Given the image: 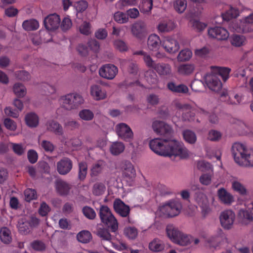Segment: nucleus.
Here are the masks:
<instances>
[{"mask_svg": "<svg viewBox=\"0 0 253 253\" xmlns=\"http://www.w3.org/2000/svg\"><path fill=\"white\" fill-rule=\"evenodd\" d=\"M231 69L228 67H211V73L207 74L204 78V83L208 87L214 92H218L222 88V83L219 78L220 76L224 82L229 78Z\"/></svg>", "mask_w": 253, "mask_h": 253, "instance_id": "nucleus-1", "label": "nucleus"}, {"mask_svg": "<svg viewBox=\"0 0 253 253\" xmlns=\"http://www.w3.org/2000/svg\"><path fill=\"white\" fill-rule=\"evenodd\" d=\"M235 162L239 165L253 167V149H248L240 143H235L232 147Z\"/></svg>", "mask_w": 253, "mask_h": 253, "instance_id": "nucleus-2", "label": "nucleus"}, {"mask_svg": "<svg viewBox=\"0 0 253 253\" xmlns=\"http://www.w3.org/2000/svg\"><path fill=\"white\" fill-rule=\"evenodd\" d=\"M171 138H168L166 142L167 148L165 149L164 156H178L180 159L187 158L189 152L184 144L181 141Z\"/></svg>", "mask_w": 253, "mask_h": 253, "instance_id": "nucleus-3", "label": "nucleus"}, {"mask_svg": "<svg viewBox=\"0 0 253 253\" xmlns=\"http://www.w3.org/2000/svg\"><path fill=\"white\" fill-rule=\"evenodd\" d=\"M59 102L62 107L67 110H72L77 109L83 104L84 99L79 93H71L61 96Z\"/></svg>", "mask_w": 253, "mask_h": 253, "instance_id": "nucleus-4", "label": "nucleus"}, {"mask_svg": "<svg viewBox=\"0 0 253 253\" xmlns=\"http://www.w3.org/2000/svg\"><path fill=\"white\" fill-rule=\"evenodd\" d=\"M99 215L102 222L106 225L111 232H115L117 231L118 229L117 220L107 206L100 207Z\"/></svg>", "mask_w": 253, "mask_h": 253, "instance_id": "nucleus-5", "label": "nucleus"}, {"mask_svg": "<svg viewBox=\"0 0 253 253\" xmlns=\"http://www.w3.org/2000/svg\"><path fill=\"white\" fill-rule=\"evenodd\" d=\"M181 202L178 200H171L161 207V211L169 217H172L178 215L182 209Z\"/></svg>", "mask_w": 253, "mask_h": 253, "instance_id": "nucleus-6", "label": "nucleus"}, {"mask_svg": "<svg viewBox=\"0 0 253 253\" xmlns=\"http://www.w3.org/2000/svg\"><path fill=\"white\" fill-rule=\"evenodd\" d=\"M152 127L155 132L166 137V139L172 137L173 130L172 127L163 121L157 120L153 122Z\"/></svg>", "mask_w": 253, "mask_h": 253, "instance_id": "nucleus-7", "label": "nucleus"}, {"mask_svg": "<svg viewBox=\"0 0 253 253\" xmlns=\"http://www.w3.org/2000/svg\"><path fill=\"white\" fill-rule=\"evenodd\" d=\"M116 132L119 137L126 142H130L133 133L130 127L125 123H120L116 126Z\"/></svg>", "mask_w": 253, "mask_h": 253, "instance_id": "nucleus-8", "label": "nucleus"}, {"mask_svg": "<svg viewBox=\"0 0 253 253\" xmlns=\"http://www.w3.org/2000/svg\"><path fill=\"white\" fill-rule=\"evenodd\" d=\"M167 140L168 139L154 138L150 141L149 147L156 154L164 156Z\"/></svg>", "mask_w": 253, "mask_h": 253, "instance_id": "nucleus-9", "label": "nucleus"}, {"mask_svg": "<svg viewBox=\"0 0 253 253\" xmlns=\"http://www.w3.org/2000/svg\"><path fill=\"white\" fill-rule=\"evenodd\" d=\"M208 32L210 37L216 39L219 41L226 40L229 36L228 31L225 28L220 26L210 28L208 29Z\"/></svg>", "mask_w": 253, "mask_h": 253, "instance_id": "nucleus-10", "label": "nucleus"}, {"mask_svg": "<svg viewBox=\"0 0 253 253\" xmlns=\"http://www.w3.org/2000/svg\"><path fill=\"white\" fill-rule=\"evenodd\" d=\"M235 214L231 210H225L222 211L219 217L221 226L225 229H230L234 223Z\"/></svg>", "mask_w": 253, "mask_h": 253, "instance_id": "nucleus-11", "label": "nucleus"}, {"mask_svg": "<svg viewBox=\"0 0 253 253\" xmlns=\"http://www.w3.org/2000/svg\"><path fill=\"white\" fill-rule=\"evenodd\" d=\"M118 72V68L112 64L104 65L100 68L99 71L100 76L108 80L113 79Z\"/></svg>", "mask_w": 253, "mask_h": 253, "instance_id": "nucleus-12", "label": "nucleus"}, {"mask_svg": "<svg viewBox=\"0 0 253 253\" xmlns=\"http://www.w3.org/2000/svg\"><path fill=\"white\" fill-rule=\"evenodd\" d=\"M194 199L199 206L202 209V211L204 215L209 212L210 209L208 206V199L204 193L199 188L195 189Z\"/></svg>", "mask_w": 253, "mask_h": 253, "instance_id": "nucleus-13", "label": "nucleus"}, {"mask_svg": "<svg viewBox=\"0 0 253 253\" xmlns=\"http://www.w3.org/2000/svg\"><path fill=\"white\" fill-rule=\"evenodd\" d=\"M60 22L59 16L55 13L49 14L43 21L44 27L48 31H54L58 29Z\"/></svg>", "mask_w": 253, "mask_h": 253, "instance_id": "nucleus-14", "label": "nucleus"}, {"mask_svg": "<svg viewBox=\"0 0 253 253\" xmlns=\"http://www.w3.org/2000/svg\"><path fill=\"white\" fill-rule=\"evenodd\" d=\"M72 168L73 162L67 157H63L57 163V170L61 175L68 174L71 170Z\"/></svg>", "mask_w": 253, "mask_h": 253, "instance_id": "nucleus-15", "label": "nucleus"}, {"mask_svg": "<svg viewBox=\"0 0 253 253\" xmlns=\"http://www.w3.org/2000/svg\"><path fill=\"white\" fill-rule=\"evenodd\" d=\"M226 240L225 234L220 228H218L214 235H211L207 239V243L211 247L216 248Z\"/></svg>", "mask_w": 253, "mask_h": 253, "instance_id": "nucleus-16", "label": "nucleus"}, {"mask_svg": "<svg viewBox=\"0 0 253 253\" xmlns=\"http://www.w3.org/2000/svg\"><path fill=\"white\" fill-rule=\"evenodd\" d=\"M114 211L119 215L123 217L128 216L130 213V208L120 199H116L113 203Z\"/></svg>", "mask_w": 253, "mask_h": 253, "instance_id": "nucleus-17", "label": "nucleus"}, {"mask_svg": "<svg viewBox=\"0 0 253 253\" xmlns=\"http://www.w3.org/2000/svg\"><path fill=\"white\" fill-rule=\"evenodd\" d=\"M162 46L167 52L169 53H175L179 49V45L178 42L169 37L164 39L162 41Z\"/></svg>", "mask_w": 253, "mask_h": 253, "instance_id": "nucleus-18", "label": "nucleus"}, {"mask_svg": "<svg viewBox=\"0 0 253 253\" xmlns=\"http://www.w3.org/2000/svg\"><path fill=\"white\" fill-rule=\"evenodd\" d=\"M90 92L91 96L95 100H100L106 98V91L103 87L98 84H93L90 86Z\"/></svg>", "mask_w": 253, "mask_h": 253, "instance_id": "nucleus-19", "label": "nucleus"}, {"mask_svg": "<svg viewBox=\"0 0 253 253\" xmlns=\"http://www.w3.org/2000/svg\"><path fill=\"white\" fill-rule=\"evenodd\" d=\"M131 32L132 35L137 38L142 39L145 36L146 33L145 23L141 21L135 23L132 25Z\"/></svg>", "mask_w": 253, "mask_h": 253, "instance_id": "nucleus-20", "label": "nucleus"}, {"mask_svg": "<svg viewBox=\"0 0 253 253\" xmlns=\"http://www.w3.org/2000/svg\"><path fill=\"white\" fill-rule=\"evenodd\" d=\"M253 13L248 17H246L243 22H241L239 28H235V30L240 32L242 31L244 33L250 32L253 30Z\"/></svg>", "mask_w": 253, "mask_h": 253, "instance_id": "nucleus-21", "label": "nucleus"}, {"mask_svg": "<svg viewBox=\"0 0 253 253\" xmlns=\"http://www.w3.org/2000/svg\"><path fill=\"white\" fill-rule=\"evenodd\" d=\"M122 169L123 175L125 177L130 180L135 177V170L130 162L125 161L123 164Z\"/></svg>", "mask_w": 253, "mask_h": 253, "instance_id": "nucleus-22", "label": "nucleus"}, {"mask_svg": "<svg viewBox=\"0 0 253 253\" xmlns=\"http://www.w3.org/2000/svg\"><path fill=\"white\" fill-rule=\"evenodd\" d=\"M217 195L220 201L225 205H231L234 201L233 196L224 188L218 190Z\"/></svg>", "mask_w": 253, "mask_h": 253, "instance_id": "nucleus-23", "label": "nucleus"}, {"mask_svg": "<svg viewBox=\"0 0 253 253\" xmlns=\"http://www.w3.org/2000/svg\"><path fill=\"white\" fill-rule=\"evenodd\" d=\"M162 42L160 37L156 34H151L148 37L147 45L148 48L152 51H157L159 49Z\"/></svg>", "mask_w": 253, "mask_h": 253, "instance_id": "nucleus-24", "label": "nucleus"}, {"mask_svg": "<svg viewBox=\"0 0 253 253\" xmlns=\"http://www.w3.org/2000/svg\"><path fill=\"white\" fill-rule=\"evenodd\" d=\"M168 88L174 93H186L188 92V87L184 84L177 85L175 83L170 82L167 84Z\"/></svg>", "mask_w": 253, "mask_h": 253, "instance_id": "nucleus-25", "label": "nucleus"}, {"mask_svg": "<svg viewBox=\"0 0 253 253\" xmlns=\"http://www.w3.org/2000/svg\"><path fill=\"white\" fill-rule=\"evenodd\" d=\"M47 128L49 131L54 132L56 135H62L63 134L62 126L56 121H49L47 123Z\"/></svg>", "mask_w": 253, "mask_h": 253, "instance_id": "nucleus-26", "label": "nucleus"}, {"mask_svg": "<svg viewBox=\"0 0 253 253\" xmlns=\"http://www.w3.org/2000/svg\"><path fill=\"white\" fill-rule=\"evenodd\" d=\"M166 232L168 237L175 243L177 241L181 233L172 224H169L167 225L166 227Z\"/></svg>", "mask_w": 253, "mask_h": 253, "instance_id": "nucleus-27", "label": "nucleus"}, {"mask_svg": "<svg viewBox=\"0 0 253 253\" xmlns=\"http://www.w3.org/2000/svg\"><path fill=\"white\" fill-rule=\"evenodd\" d=\"M56 189L60 195L65 196L68 194L71 186L67 182L59 180L56 182Z\"/></svg>", "mask_w": 253, "mask_h": 253, "instance_id": "nucleus-28", "label": "nucleus"}, {"mask_svg": "<svg viewBox=\"0 0 253 253\" xmlns=\"http://www.w3.org/2000/svg\"><path fill=\"white\" fill-rule=\"evenodd\" d=\"M26 125L30 127H36L39 123L38 116L35 113H28L25 117Z\"/></svg>", "mask_w": 253, "mask_h": 253, "instance_id": "nucleus-29", "label": "nucleus"}, {"mask_svg": "<svg viewBox=\"0 0 253 253\" xmlns=\"http://www.w3.org/2000/svg\"><path fill=\"white\" fill-rule=\"evenodd\" d=\"M175 28L174 22L171 20H165L159 23L158 30L160 32H169Z\"/></svg>", "mask_w": 253, "mask_h": 253, "instance_id": "nucleus-30", "label": "nucleus"}, {"mask_svg": "<svg viewBox=\"0 0 253 253\" xmlns=\"http://www.w3.org/2000/svg\"><path fill=\"white\" fill-rule=\"evenodd\" d=\"M106 163L103 160H99L93 164L91 169V175L97 176L101 173L106 167Z\"/></svg>", "mask_w": 253, "mask_h": 253, "instance_id": "nucleus-31", "label": "nucleus"}, {"mask_svg": "<svg viewBox=\"0 0 253 253\" xmlns=\"http://www.w3.org/2000/svg\"><path fill=\"white\" fill-rule=\"evenodd\" d=\"M248 210L241 209L239 211L238 215L240 217L249 221L253 219V202L248 204Z\"/></svg>", "mask_w": 253, "mask_h": 253, "instance_id": "nucleus-32", "label": "nucleus"}, {"mask_svg": "<svg viewBox=\"0 0 253 253\" xmlns=\"http://www.w3.org/2000/svg\"><path fill=\"white\" fill-rule=\"evenodd\" d=\"M176 106L177 108L182 109L183 111H185L182 114L183 118L185 120L190 121L193 120L194 114L190 111L191 106L190 105L187 104H181L180 103H178L177 104Z\"/></svg>", "mask_w": 253, "mask_h": 253, "instance_id": "nucleus-33", "label": "nucleus"}, {"mask_svg": "<svg viewBox=\"0 0 253 253\" xmlns=\"http://www.w3.org/2000/svg\"><path fill=\"white\" fill-rule=\"evenodd\" d=\"M239 15V11L238 8L230 6L229 9L224 13L222 14L223 20L229 21L230 20L237 18Z\"/></svg>", "mask_w": 253, "mask_h": 253, "instance_id": "nucleus-34", "label": "nucleus"}, {"mask_svg": "<svg viewBox=\"0 0 253 253\" xmlns=\"http://www.w3.org/2000/svg\"><path fill=\"white\" fill-rule=\"evenodd\" d=\"M195 70L193 64H185L180 65L178 68L179 74L183 76H189L193 73Z\"/></svg>", "mask_w": 253, "mask_h": 253, "instance_id": "nucleus-35", "label": "nucleus"}, {"mask_svg": "<svg viewBox=\"0 0 253 253\" xmlns=\"http://www.w3.org/2000/svg\"><path fill=\"white\" fill-rule=\"evenodd\" d=\"M164 248L165 245L163 242L157 238L154 239L149 244V249L153 252H160Z\"/></svg>", "mask_w": 253, "mask_h": 253, "instance_id": "nucleus-36", "label": "nucleus"}, {"mask_svg": "<svg viewBox=\"0 0 253 253\" xmlns=\"http://www.w3.org/2000/svg\"><path fill=\"white\" fill-rule=\"evenodd\" d=\"M154 69L160 75H169L171 74V67L168 64H157L155 66Z\"/></svg>", "mask_w": 253, "mask_h": 253, "instance_id": "nucleus-37", "label": "nucleus"}, {"mask_svg": "<svg viewBox=\"0 0 253 253\" xmlns=\"http://www.w3.org/2000/svg\"><path fill=\"white\" fill-rule=\"evenodd\" d=\"M0 239L5 244H9L12 241L11 232L7 227H2L0 230Z\"/></svg>", "mask_w": 253, "mask_h": 253, "instance_id": "nucleus-38", "label": "nucleus"}, {"mask_svg": "<svg viewBox=\"0 0 253 253\" xmlns=\"http://www.w3.org/2000/svg\"><path fill=\"white\" fill-rule=\"evenodd\" d=\"M197 112L200 115L203 116H208L209 121L211 124H217L218 122V118L214 113H210L208 111L201 108L197 109Z\"/></svg>", "mask_w": 253, "mask_h": 253, "instance_id": "nucleus-39", "label": "nucleus"}, {"mask_svg": "<svg viewBox=\"0 0 253 253\" xmlns=\"http://www.w3.org/2000/svg\"><path fill=\"white\" fill-rule=\"evenodd\" d=\"M245 70L242 68H239L234 72V76L240 78L241 80V83L239 84L240 87L246 86L247 84V78Z\"/></svg>", "mask_w": 253, "mask_h": 253, "instance_id": "nucleus-40", "label": "nucleus"}, {"mask_svg": "<svg viewBox=\"0 0 253 253\" xmlns=\"http://www.w3.org/2000/svg\"><path fill=\"white\" fill-rule=\"evenodd\" d=\"M182 135L184 140L190 144H195L197 141V136L195 133L189 129H186L182 132Z\"/></svg>", "mask_w": 253, "mask_h": 253, "instance_id": "nucleus-41", "label": "nucleus"}, {"mask_svg": "<svg viewBox=\"0 0 253 253\" xmlns=\"http://www.w3.org/2000/svg\"><path fill=\"white\" fill-rule=\"evenodd\" d=\"M23 28L26 31H34L39 27V22L35 19L24 21L22 24Z\"/></svg>", "mask_w": 253, "mask_h": 253, "instance_id": "nucleus-42", "label": "nucleus"}, {"mask_svg": "<svg viewBox=\"0 0 253 253\" xmlns=\"http://www.w3.org/2000/svg\"><path fill=\"white\" fill-rule=\"evenodd\" d=\"M125 145L121 142H115L111 145L110 150L114 155H118L122 153L125 150Z\"/></svg>", "mask_w": 253, "mask_h": 253, "instance_id": "nucleus-43", "label": "nucleus"}, {"mask_svg": "<svg viewBox=\"0 0 253 253\" xmlns=\"http://www.w3.org/2000/svg\"><path fill=\"white\" fill-rule=\"evenodd\" d=\"M153 7L152 0H142L139 8L140 11L144 13H149Z\"/></svg>", "mask_w": 253, "mask_h": 253, "instance_id": "nucleus-44", "label": "nucleus"}, {"mask_svg": "<svg viewBox=\"0 0 253 253\" xmlns=\"http://www.w3.org/2000/svg\"><path fill=\"white\" fill-rule=\"evenodd\" d=\"M246 38L244 36L234 35L231 39V44L237 47L241 46L245 43Z\"/></svg>", "mask_w": 253, "mask_h": 253, "instance_id": "nucleus-45", "label": "nucleus"}, {"mask_svg": "<svg viewBox=\"0 0 253 253\" xmlns=\"http://www.w3.org/2000/svg\"><path fill=\"white\" fill-rule=\"evenodd\" d=\"M105 189L106 187L103 183L97 182L93 186L92 193L95 196H100L104 193Z\"/></svg>", "mask_w": 253, "mask_h": 253, "instance_id": "nucleus-46", "label": "nucleus"}, {"mask_svg": "<svg viewBox=\"0 0 253 253\" xmlns=\"http://www.w3.org/2000/svg\"><path fill=\"white\" fill-rule=\"evenodd\" d=\"M193 239V237L191 236L181 232L180 236L175 243L181 246H187L191 243Z\"/></svg>", "mask_w": 253, "mask_h": 253, "instance_id": "nucleus-47", "label": "nucleus"}, {"mask_svg": "<svg viewBox=\"0 0 253 253\" xmlns=\"http://www.w3.org/2000/svg\"><path fill=\"white\" fill-rule=\"evenodd\" d=\"M77 237L80 242L86 243L91 239V234L88 231H82L78 234Z\"/></svg>", "mask_w": 253, "mask_h": 253, "instance_id": "nucleus-48", "label": "nucleus"}, {"mask_svg": "<svg viewBox=\"0 0 253 253\" xmlns=\"http://www.w3.org/2000/svg\"><path fill=\"white\" fill-rule=\"evenodd\" d=\"M13 91L18 97H23L26 93V89L25 86L20 83H16L13 86Z\"/></svg>", "mask_w": 253, "mask_h": 253, "instance_id": "nucleus-49", "label": "nucleus"}, {"mask_svg": "<svg viewBox=\"0 0 253 253\" xmlns=\"http://www.w3.org/2000/svg\"><path fill=\"white\" fill-rule=\"evenodd\" d=\"M192 53L189 49H184L180 51L177 56L179 61L183 62L189 60L191 57Z\"/></svg>", "mask_w": 253, "mask_h": 253, "instance_id": "nucleus-50", "label": "nucleus"}, {"mask_svg": "<svg viewBox=\"0 0 253 253\" xmlns=\"http://www.w3.org/2000/svg\"><path fill=\"white\" fill-rule=\"evenodd\" d=\"M17 227L19 231L24 234H26L29 232V223L28 221L22 219L19 220Z\"/></svg>", "mask_w": 253, "mask_h": 253, "instance_id": "nucleus-51", "label": "nucleus"}, {"mask_svg": "<svg viewBox=\"0 0 253 253\" xmlns=\"http://www.w3.org/2000/svg\"><path fill=\"white\" fill-rule=\"evenodd\" d=\"M79 116L81 119L84 121H91L94 118L93 113L89 109H83L80 111Z\"/></svg>", "mask_w": 253, "mask_h": 253, "instance_id": "nucleus-52", "label": "nucleus"}, {"mask_svg": "<svg viewBox=\"0 0 253 253\" xmlns=\"http://www.w3.org/2000/svg\"><path fill=\"white\" fill-rule=\"evenodd\" d=\"M82 212L84 216L89 219L93 220L96 217V214L95 211L90 207H83Z\"/></svg>", "mask_w": 253, "mask_h": 253, "instance_id": "nucleus-53", "label": "nucleus"}, {"mask_svg": "<svg viewBox=\"0 0 253 253\" xmlns=\"http://www.w3.org/2000/svg\"><path fill=\"white\" fill-rule=\"evenodd\" d=\"M187 7L186 0H176L174 3L175 10L179 13H183Z\"/></svg>", "mask_w": 253, "mask_h": 253, "instance_id": "nucleus-54", "label": "nucleus"}, {"mask_svg": "<svg viewBox=\"0 0 253 253\" xmlns=\"http://www.w3.org/2000/svg\"><path fill=\"white\" fill-rule=\"evenodd\" d=\"M79 178L81 180H83L85 178L87 174V166L86 163L85 162L79 163Z\"/></svg>", "mask_w": 253, "mask_h": 253, "instance_id": "nucleus-55", "label": "nucleus"}, {"mask_svg": "<svg viewBox=\"0 0 253 253\" xmlns=\"http://www.w3.org/2000/svg\"><path fill=\"white\" fill-rule=\"evenodd\" d=\"M97 235L103 240L111 241L112 239L111 235L105 228H99L97 230Z\"/></svg>", "mask_w": 253, "mask_h": 253, "instance_id": "nucleus-56", "label": "nucleus"}, {"mask_svg": "<svg viewBox=\"0 0 253 253\" xmlns=\"http://www.w3.org/2000/svg\"><path fill=\"white\" fill-rule=\"evenodd\" d=\"M114 19L115 21L120 24L126 23L128 20L126 14L120 11L117 12L114 14Z\"/></svg>", "mask_w": 253, "mask_h": 253, "instance_id": "nucleus-57", "label": "nucleus"}, {"mask_svg": "<svg viewBox=\"0 0 253 253\" xmlns=\"http://www.w3.org/2000/svg\"><path fill=\"white\" fill-rule=\"evenodd\" d=\"M14 153L18 156H22L25 153V148L21 143H10Z\"/></svg>", "mask_w": 253, "mask_h": 253, "instance_id": "nucleus-58", "label": "nucleus"}, {"mask_svg": "<svg viewBox=\"0 0 253 253\" xmlns=\"http://www.w3.org/2000/svg\"><path fill=\"white\" fill-rule=\"evenodd\" d=\"M232 187L233 190L241 195H244L246 194L247 190L245 187L238 181H233Z\"/></svg>", "mask_w": 253, "mask_h": 253, "instance_id": "nucleus-59", "label": "nucleus"}, {"mask_svg": "<svg viewBox=\"0 0 253 253\" xmlns=\"http://www.w3.org/2000/svg\"><path fill=\"white\" fill-rule=\"evenodd\" d=\"M50 167L45 161H40L38 163V170L42 173L49 174Z\"/></svg>", "mask_w": 253, "mask_h": 253, "instance_id": "nucleus-60", "label": "nucleus"}, {"mask_svg": "<svg viewBox=\"0 0 253 253\" xmlns=\"http://www.w3.org/2000/svg\"><path fill=\"white\" fill-rule=\"evenodd\" d=\"M24 195L25 200L30 202L37 198V192L34 189L28 188L25 190Z\"/></svg>", "mask_w": 253, "mask_h": 253, "instance_id": "nucleus-61", "label": "nucleus"}, {"mask_svg": "<svg viewBox=\"0 0 253 253\" xmlns=\"http://www.w3.org/2000/svg\"><path fill=\"white\" fill-rule=\"evenodd\" d=\"M80 32L81 34L88 36L91 33V25L89 22L84 21L80 26Z\"/></svg>", "mask_w": 253, "mask_h": 253, "instance_id": "nucleus-62", "label": "nucleus"}, {"mask_svg": "<svg viewBox=\"0 0 253 253\" xmlns=\"http://www.w3.org/2000/svg\"><path fill=\"white\" fill-rule=\"evenodd\" d=\"M204 86V82L201 80H194L192 82L190 86L192 90L195 92H200Z\"/></svg>", "mask_w": 253, "mask_h": 253, "instance_id": "nucleus-63", "label": "nucleus"}, {"mask_svg": "<svg viewBox=\"0 0 253 253\" xmlns=\"http://www.w3.org/2000/svg\"><path fill=\"white\" fill-rule=\"evenodd\" d=\"M50 208L49 206L44 202H42L40 205L39 209V213L42 216H46L48 212L50 211Z\"/></svg>", "mask_w": 253, "mask_h": 253, "instance_id": "nucleus-64", "label": "nucleus"}]
</instances>
